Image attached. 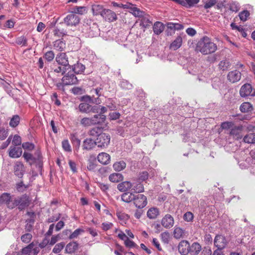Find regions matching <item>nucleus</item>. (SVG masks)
Here are the masks:
<instances>
[{
  "label": "nucleus",
  "mask_w": 255,
  "mask_h": 255,
  "mask_svg": "<svg viewBox=\"0 0 255 255\" xmlns=\"http://www.w3.org/2000/svg\"><path fill=\"white\" fill-rule=\"evenodd\" d=\"M10 194L8 193H3L0 196V204H6L7 207L9 209H12L13 204V200H11Z\"/></svg>",
  "instance_id": "9b49d317"
},
{
  "label": "nucleus",
  "mask_w": 255,
  "mask_h": 255,
  "mask_svg": "<svg viewBox=\"0 0 255 255\" xmlns=\"http://www.w3.org/2000/svg\"><path fill=\"white\" fill-rule=\"evenodd\" d=\"M178 251L182 255H186L190 252V244L188 241H182L178 245Z\"/></svg>",
  "instance_id": "2eb2a0df"
},
{
  "label": "nucleus",
  "mask_w": 255,
  "mask_h": 255,
  "mask_svg": "<svg viewBox=\"0 0 255 255\" xmlns=\"http://www.w3.org/2000/svg\"><path fill=\"white\" fill-rule=\"evenodd\" d=\"M250 15V12L248 10H244L240 12L239 16L242 21H246Z\"/></svg>",
  "instance_id": "864d4df0"
},
{
  "label": "nucleus",
  "mask_w": 255,
  "mask_h": 255,
  "mask_svg": "<svg viewBox=\"0 0 255 255\" xmlns=\"http://www.w3.org/2000/svg\"><path fill=\"white\" fill-rule=\"evenodd\" d=\"M253 110V105L249 102H244L240 107V110L242 113L251 112Z\"/></svg>",
  "instance_id": "393cba45"
},
{
  "label": "nucleus",
  "mask_w": 255,
  "mask_h": 255,
  "mask_svg": "<svg viewBox=\"0 0 255 255\" xmlns=\"http://www.w3.org/2000/svg\"><path fill=\"white\" fill-rule=\"evenodd\" d=\"M135 195L128 192L123 193L121 196V199L123 201L126 203H129L130 202L133 201L135 198Z\"/></svg>",
  "instance_id": "a878e982"
},
{
  "label": "nucleus",
  "mask_w": 255,
  "mask_h": 255,
  "mask_svg": "<svg viewBox=\"0 0 255 255\" xmlns=\"http://www.w3.org/2000/svg\"><path fill=\"white\" fill-rule=\"evenodd\" d=\"M43 57L48 62H51L54 59L55 54L53 51H48L45 53Z\"/></svg>",
  "instance_id": "4d7b16f0"
},
{
  "label": "nucleus",
  "mask_w": 255,
  "mask_h": 255,
  "mask_svg": "<svg viewBox=\"0 0 255 255\" xmlns=\"http://www.w3.org/2000/svg\"><path fill=\"white\" fill-rule=\"evenodd\" d=\"M72 13L82 15L84 13H86V7L85 6H75L73 8Z\"/></svg>",
  "instance_id": "8fccbe9b"
},
{
  "label": "nucleus",
  "mask_w": 255,
  "mask_h": 255,
  "mask_svg": "<svg viewBox=\"0 0 255 255\" xmlns=\"http://www.w3.org/2000/svg\"><path fill=\"white\" fill-rule=\"evenodd\" d=\"M90 106L87 103H82L79 105V111L83 113H89Z\"/></svg>",
  "instance_id": "c03bdc74"
},
{
  "label": "nucleus",
  "mask_w": 255,
  "mask_h": 255,
  "mask_svg": "<svg viewBox=\"0 0 255 255\" xmlns=\"http://www.w3.org/2000/svg\"><path fill=\"white\" fill-rule=\"evenodd\" d=\"M217 50V45L206 36L203 37L198 41L195 48L196 51L200 52L203 55L213 53Z\"/></svg>",
  "instance_id": "f257e3e1"
},
{
  "label": "nucleus",
  "mask_w": 255,
  "mask_h": 255,
  "mask_svg": "<svg viewBox=\"0 0 255 255\" xmlns=\"http://www.w3.org/2000/svg\"><path fill=\"white\" fill-rule=\"evenodd\" d=\"M129 4L131 5L132 6L130 7H128V8H129L130 12L132 13L134 16L139 17H141L144 16V12L140 10V9L135 6H132V5L131 3H129Z\"/></svg>",
  "instance_id": "c85d7f7f"
},
{
  "label": "nucleus",
  "mask_w": 255,
  "mask_h": 255,
  "mask_svg": "<svg viewBox=\"0 0 255 255\" xmlns=\"http://www.w3.org/2000/svg\"><path fill=\"white\" fill-rule=\"evenodd\" d=\"M12 144L15 146H18L21 144V139L20 136L14 135L12 140Z\"/></svg>",
  "instance_id": "69168bd1"
},
{
  "label": "nucleus",
  "mask_w": 255,
  "mask_h": 255,
  "mask_svg": "<svg viewBox=\"0 0 255 255\" xmlns=\"http://www.w3.org/2000/svg\"><path fill=\"white\" fill-rule=\"evenodd\" d=\"M240 95L242 98L253 97L255 96V91L254 90L250 84L246 83L241 87L240 90Z\"/></svg>",
  "instance_id": "39448f33"
},
{
  "label": "nucleus",
  "mask_w": 255,
  "mask_h": 255,
  "mask_svg": "<svg viewBox=\"0 0 255 255\" xmlns=\"http://www.w3.org/2000/svg\"><path fill=\"white\" fill-rule=\"evenodd\" d=\"M101 128L99 127H94L91 128L88 131V134L92 136H97L101 134Z\"/></svg>",
  "instance_id": "49530a36"
},
{
  "label": "nucleus",
  "mask_w": 255,
  "mask_h": 255,
  "mask_svg": "<svg viewBox=\"0 0 255 255\" xmlns=\"http://www.w3.org/2000/svg\"><path fill=\"white\" fill-rule=\"evenodd\" d=\"M243 129L244 128L242 125L234 126L233 128L231 129L229 134L232 136L233 138L238 140L242 138L243 136L242 132Z\"/></svg>",
  "instance_id": "1a4fd4ad"
},
{
  "label": "nucleus",
  "mask_w": 255,
  "mask_h": 255,
  "mask_svg": "<svg viewBox=\"0 0 255 255\" xmlns=\"http://www.w3.org/2000/svg\"><path fill=\"white\" fill-rule=\"evenodd\" d=\"M28 187V185H25L22 181H21L16 184V188L19 192H23L27 189Z\"/></svg>",
  "instance_id": "bf43d9fd"
},
{
  "label": "nucleus",
  "mask_w": 255,
  "mask_h": 255,
  "mask_svg": "<svg viewBox=\"0 0 255 255\" xmlns=\"http://www.w3.org/2000/svg\"><path fill=\"white\" fill-rule=\"evenodd\" d=\"M134 205L139 209L144 208L147 205L146 197L143 194H136L133 199Z\"/></svg>",
  "instance_id": "6e6552de"
},
{
  "label": "nucleus",
  "mask_w": 255,
  "mask_h": 255,
  "mask_svg": "<svg viewBox=\"0 0 255 255\" xmlns=\"http://www.w3.org/2000/svg\"><path fill=\"white\" fill-rule=\"evenodd\" d=\"M85 69V65L79 62H77L72 66V70L76 74H82Z\"/></svg>",
  "instance_id": "cd10ccee"
},
{
  "label": "nucleus",
  "mask_w": 255,
  "mask_h": 255,
  "mask_svg": "<svg viewBox=\"0 0 255 255\" xmlns=\"http://www.w3.org/2000/svg\"><path fill=\"white\" fill-rule=\"evenodd\" d=\"M80 20L79 17L73 13L67 15L64 19V23L69 26H76Z\"/></svg>",
  "instance_id": "0eeeda50"
},
{
  "label": "nucleus",
  "mask_w": 255,
  "mask_h": 255,
  "mask_svg": "<svg viewBox=\"0 0 255 255\" xmlns=\"http://www.w3.org/2000/svg\"><path fill=\"white\" fill-rule=\"evenodd\" d=\"M92 120H93V126H102L105 123L106 120V116L105 115H101L99 114H96L94 115L93 117H92Z\"/></svg>",
  "instance_id": "f3484780"
},
{
  "label": "nucleus",
  "mask_w": 255,
  "mask_h": 255,
  "mask_svg": "<svg viewBox=\"0 0 255 255\" xmlns=\"http://www.w3.org/2000/svg\"><path fill=\"white\" fill-rule=\"evenodd\" d=\"M22 148L20 147L10 146L9 150V156L13 158L19 157L22 154Z\"/></svg>",
  "instance_id": "a211bd4d"
},
{
  "label": "nucleus",
  "mask_w": 255,
  "mask_h": 255,
  "mask_svg": "<svg viewBox=\"0 0 255 255\" xmlns=\"http://www.w3.org/2000/svg\"><path fill=\"white\" fill-rule=\"evenodd\" d=\"M70 138L73 145L79 149L81 144V140L78 138L77 135L76 133L71 134Z\"/></svg>",
  "instance_id": "ea45409f"
},
{
  "label": "nucleus",
  "mask_w": 255,
  "mask_h": 255,
  "mask_svg": "<svg viewBox=\"0 0 255 255\" xmlns=\"http://www.w3.org/2000/svg\"><path fill=\"white\" fill-rule=\"evenodd\" d=\"M20 120V117L17 115H13L9 122V126L11 128L16 127L19 124Z\"/></svg>",
  "instance_id": "a19ab883"
},
{
  "label": "nucleus",
  "mask_w": 255,
  "mask_h": 255,
  "mask_svg": "<svg viewBox=\"0 0 255 255\" xmlns=\"http://www.w3.org/2000/svg\"><path fill=\"white\" fill-rule=\"evenodd\" d=\"M35 155L36 156H33L31 153L24 152L23 154V157L26 161L28 162L31 160L33 163H36V166L39 169H41L43 163L41 153L39 151H37L35 153Z\"/></svg>",
  "instance_id": "7ed1b4c3"
},
{
  "label": "nucleus",
  "mask_w": 255,
  "mask_h": 255,
  "mask_svg": "<svg viewBox=\"0 0 255 255\" xmlns=\"http://www.w3.org/2000/svg\"><path fill=\"white\" fill-rule=\"evenodd\" d=\"M32 238V236L30 233H26L23 235L21 237V241L25 243H28L30 242Z\"/></svg>",
  "instance_id": "052dcab7"
},
{
  "label": "nucleus",
  "mask_w": 255,
  "mask_h": 255,
  "mask_svg": "<svg viewBox=\"0 0 255 255\" xmlns=\"http://www.w3.org/2000/svg\"><path fill=\"white\" fill-rule=\"evenodd\" d=\"M126 167V162L121 160L115 162L113 165V168L116 171H120L124 169Z\"/></svg>",
  "instance_id": "79ce46f5"
},
{
  "label": "nucleus",
  "mask_w": 255,
  "mask_h": 255,
  "mask_svg": "<svg viewBox=\"0 0 255 255\" xmlns=\"http://www.w3.org/2000/svg\"><path fill=\"white\" fill-rule=\"evenodd\" d=\"M55 60L59 65L63 66L69 69L71 68L69 64L68 57L66 53L60 52L58 53L55 58Z\"/></svg>",
  "instance_id": "423d86ee"
},
{
  "label": "nucleus",
  "mask_w": 255,
  "mask_h": 255,
  "mask_svg": "<svg viewBox=\"0 0 255 255\" xmlns=\"http://www.w3.org/2000/svg\"><path fill=\"white\" fill-rule=\"evenodd\" d=\"M174 23L168 22L167 24V29L166 30L167 35H171L175 32Z\"/></svg>",
  "instance_id": "6e6d98bb"
},
{
  "label": "nucleus",
  "mask_w": 255,
  "mask_h": 255,
  "mask_svg": "<svg viewBox=\"0 0 255 255\" xmlns=\"http://www.w3.org/2000/svg\"><path fill=\"white\" fill-rule=\"evenodd\" d=\"M65 244L64 242H61L56 244L53 249L52 252L55 254H58L64 248Z\"/></svg>",
  "instance_id": "603ef678"
},
{
  "label": "nucleus",
  "mask_w": 255,
  "mask_h": 255,
  "mask_svg": "<svg viewBox=\"0 0 255 255\" xmlns=\"http://www.w3.org/2000/svg\"><path fill=\"white\" fill-rule=\"evenodd\" d=\"M84 231L81 229H77L75 230L71 235L69 236L70 239H74L77 238L78 236L82 233H83Z\"/></svg>",
  "instance_id": "680f3d73"
},
{
  "label": "nucleus",
  "mask_w": 255,
  "mask_h": 255,
  "mask_svg": "<svg viewBox=\"0 0 255 255\" xmlns=\"http://www.w3.org/2000/svg\"><path fill=\"white\" fill-rule=\"evenodd\" d=\"M62 147L63 149L67 152H71V148L69 142L67 139L64 140L62 142Z\"/></svg>",
  "instance_id": "e2e57ef3"
},
{
  "label": "nucleus",
  "mask_w": 255,
  "mask_h": 255,
  "mask_svg": "<svg viewBox=\"0 0 255 255\" xmlns=\"http://www.w3.org/2000/svg\"><path fill=\"white\" fill-rule=\"evenodd\" d=\"M164 26L161 22L157 21L153 25V32L155 34L158 35L160 34L164 30Z\"/></svg>",
  "instance_id": "72a5a7b5"
},
{
  "label": "nucleus",
  "mask_w": 255,
  "mask_h": 255,
  "mask_svg": "<svg viewBox=\"0 0 255 255\" xmlns=\"http://www.w3.org/2000/svg\"><path fill=\"white\" fill-rule=\"evenodd\" d=\"M123 178L124 177L123 175L119 173H114L111 174L109 177L110 181L114 183H117L123 180Z\"/></svg>",
  "instance_id": "c756f323"
},
{
  "label": "nucleus",
  "mask_w": 255,
  "mask_h": 255,
  "mask_svg": "<svg viewBox=\"0 0 255 255\" xmlns=\"http://www.w3.org/2000/svg\"><path fill=\"white\" fill-rule=\"evenodd\" d=\"M102 17L109 22H113L117 19L116 13L109 9H105Z\"/></svg>",
  "instance_id": "dca6fc26"
},
{
  "label": "nucleus",
  "mask_w": 255,
  "mask_h": 255,
  "mask_svg": "<svg viewBox=\"0 0 255 255\" xmlns=\"http://www.w3.org/2000/svg\"><path fill=\"white\" fill-rule=\"evenodd\" d=\"M159 214V211L156 208H151L147 212V217L151 219H155Z\"/></svg>",
  "instance_id": "58836bf2"
},
{
  "label": "nucleus",
  "mask_w": 255,
  "mask_h": 255,
  "mask_svg": "<svg viewBox=\"0 0 255 255\" xmlns=\"http://www.w3.org/2000/svg\"><path fill=\"white\" fill-rule=\"evenodd\" d=\"M34 246V243H31L29 244L27 247L23 248L21 250V253L23 255H27L31 254V249Z\"/></svg>",
  "instance_id": "3c124183"
},
{
  "label": "nucleus",
  "mask_w": 255,
  "mask_h": 255,
  "mask_svg": "<svg viewBox=\"0 0 255 255\" xmlns=\"http://www.w3.org/2000/svg\"><path fill=\"white\" fill-rule=\"evenodd\" d=\"M53 47L57 51H62L65 48V43L62 40H56L53 42Z\"/></svg>",
  "instance_id": "473e14b6"
},
{
  "label": "nucleus",
  "mask_w": 255,
  "mask_h": 255,
  "mask_svg": "<svg viewBox=\"0 0 255 255\" xmlns=\"http://www.w3.org/2000/svg\"><path fill=\"white\" fill-rule=\"evenodd\" d=\"M132 184L129 181H124L119 183L117 186L118 189L121 192H126L130 189Z\"/></svg>",
  "instance_id": "5701e85b"
},
{
  "label": "nucleus",
  "mask_w": 255,
  "mask_h": 255,
  "mask_svg": "<svg viewBox=\"0 0 255 255\" xmlns=\"http://www.w3.org/2000/svg\"><path fill=\"white\" fill-rule=\"evenodd\" d=\"M185 230L180 227H175L173 231L174 237L176 239H180L185 236Z\"/></svg>",
  "instance_id": "2f4dec72"
},
{
  "label": "nucleus",
  "mask_w": 255,
  "mask_h": 255,
  "mask_svg": "<svg viewBox=\"0 0 255 255\" xmlns=\"http://www.w3.org/2000/svg\"><path fill=\"white\" fill-rule=\"evenodd\" d=\"M110 156L105 152H102L98 154V160L103 164H108L110 161Z\"/></svg>",
  "instance_id": "412c9836"
},
{
  "label": "nucleus",
  "mask_w": 255,
  "mask_h": 255,
  "mask_svg": "<svg viewBox=\"0 0 255 255\" xmlns=\"http://www.w3.org/2000/svg\"><path fill=\"white\" fill-rule=\"evenodd\" d=\"M62 81L65 85H72L77 84L78 81L73 73L68 72L62 78Z\"/></svg>",
  "instance_id": "9d476101"
},
{
  "label": "nucleus",
  "mask_w": 255,
  "mask_h": 255,
  "mask_svg": "<svg viewBox=\"0 0 255 255\" xmlns=\"http://www.w3.org/2000/svg\"><path fill=\"white\" fill-rule=\"evenodd\" d=\"M119 85L123 89L125 90H130L132 88V84L127 80L124 79L120 81Z\"/></svg>",
  "instance_id": "a18cd8bd"
},
{
  "label": "nucleus",
  "mask_w": 255,
  "mask_h": 255,
  "mask_svg": "<svg viewBox=\"0 0 255 255\" xmlns=\"http://www.w3.org/2000/svg\"><path fill=\"white\" fill-rule=\"evenodd\" d=\"M53 35L58 37H63L67 34L66 30L56 27L53 31Z\"/></svg>",
  "instance_id": "37998d69"
},
{
  "label": "nucleus",
  "mask_w": 255,
  "mask_h": 255,
  "mask_svg": "<svg viewBox=\"0 0 255 255\" xmlns=\"http://www.w3.org/2000/svg\"><path fill=\"white\" fill-rule=\"evenodd\" d=\"M27 39L24 36H20L16 39V43L18 45L26 46L27 45Z\"/></svg>",
  "instance_id": "13d9d810"
},
{
  "label": "nucleus",
  "mask_w": 255,
  "mask_h": 255,
  "mask_svg": "<svg viewBox=\"0 0 255 255\" xmlns=\"http://www.w3.org/2000/svg\"><path fill=\"white\" fill-rule=\"evenodd\" d=\"M110 139L111 137L108 133H101L96 140V144L98 147L106 148L109 144Z\"/></svg>",
  "instance_id": "20e7f679"
},
{
  "label": "nucleus",
  "mask_w": 255,
  "mask_h": 255,
  "mask_svg": "<svg viewBox=\"0 0 255 255\" xmlns=\"http://www.w3.org/2000/svg\"><path fill=\"white\" fill-rule=\"evenodd\" d=\"M148 173L147 171H143L140 172L139 174V176L138 178V180L140 181H145L148 179Z\"/></svg>",
  "instance_id": "338daca9"
},
{
  "label": "nucleus",
  "mask_w": 255,
  "mask_h": 255,
  "mask_svg": "<svg viewBox=\"0 0 255 255\" xmlns=\"http://www.w3.org/2000/svg\"><path fill=\"white\" fill-rule=\"evenodd\" d=\"M24 172L23 164L20 162H16L14 167L15 175L19 178H22Z\"/></svg>",
  "instance_id": "6ab92c4d"
},
{
  "label": "nucleus",
  "mask_w": 255,
  "mask_h": 255,
  "mask_svg": "<svg viewBox=\"0 0 255 255\" xmlns=\"http://www.w3.org/2000/svg\"><path fill=\"white\" fill-rule=\"evenodd\" d=\"M201 250V247L198 243H194L190 246V253L193 255H198Z\"/></svg>",
  "instance_id": "bb28decb"
},
{
  "label": "nucleus",
  "mask_w": 255,
  "mask_h": 255,
  "mask_svg": "<svg viewBox=\"0 0 255 255\" xmlns=\"http://www.w3.org/2000/svg\"><path fill=\"white\" fill-rule=\"evenodd\" d=\"M214 245L217 249L222 250L227 245L225 238L221 235L216 236L214 239Z\"/></svg>",
  "instance_id": "4468645a"
},
{
  "label": "nucleus",
  "mask_w": 255,
  "mask_h": 255,
  "mask_svg": "<svg viewBox=\"0 0 255 255\" xmlns=\"http://www.w3.org/2000/svg\"><path fill=\"white\" fill-rule=\"evenodd\" d=\"M93 120L91 117H84L81 119L80 124L84 127H88L93 126Z\"/></svg>",
  "instance_id": "c9c22d12"
},
{
  "label": "nucleus",
  "mask_w": 255,
  "mask_h": 255,
  "mask_svg": "<svg viewBox=\"0 0 255 255\" xmlns=\"http://www.w3.org/2000/svg\"><path fill=\"white\" fill-rule=\"evenodd\" d=\"M161 241L165 244H168L169 242L170 235L168 232L166 231L160 234Z\"/></svg>",
  "instance_id": "09e8293b"
},
{
  "label": "nucleus",
  "mask_w": 255,
  "mask_h": 255,
  "mask_svg": "<svg viewBox=\"0 0 255 255\" xmlns=\"http://www.w3.org/2000/svg\"><path fill=\"white\" fill-rule=\"evenodd\" d=\"M131 190L135 193H141L144 191V187L143 184L140 182L133 183Z\"/></svg>",
  "instance_id": "f704fd0d"
},
{
  "label": "nucleus",
  "mask_w": 255,
  "mask_h": 255,
  "mask_svg": "<svg viewBox=\"0 0 255 255\" xmlns=\"http://www.w3.org/2000/svg\"><path fill=\"white\" fill-rule=\"evenodd\" d=\"M200 0H183L180 2V4L187 8H190L198 3Z\"/></svg>",
  "instance_id": "e433bc0d"
},
{
  "label": "nucleus",
  "mask_w": 255,
  "mask_h": 255,
  "mask_svg": "<svg viewBox=\"0 0 255 255\" xmlns=\"http://www.w3.org/2000/svg\"><path fill=\"white\" fill-rule=\"evenodd\" d=\"M182 41V37L181 36H178L176 39L170 44V48L173 50L178 49L181 46Z\"/></svg>",
  "instance_id": "4be33fe9"
},
{
  "label": "nucleus",
  "mask_w": 255,
  "mask_h": 255,
  "mask_svg": "<svg viewBox=\"0 0 255 255\" xmlns=\"http://www.w3.org/2000/svg\"><path fill=\"white\" fill-rule=\"evenodd\" d=\"M219 68L223 71H227L231 66V63L228 60L225 59L221 61L219 64Z\"/></svg>",
  "instance_id": "4c0bfd02"
},
{
  "label": "nucleus",
  "mask_w": 255,
  "mask_h": 255,
  "mask_svg": "<svg viewBox=\"0 0 255 255\" xmlns=\"http://www.w3.org/2000/svg\"><path fill=\"white\" fill-rule=\"evenodd\" d=\"M96 140L91 138H87L83 141L82 147L84 150H89L93 148L96 145Z\"/></svg>",
  "instance_id": "aec40b11"
},
{
  "label": "nucleus",
  "mask_w": 255,
  "mask_h": 255,
  "mask_svg": "<svg viewBox=\"0 0 255 255\" xmlns=\"http://www.w3.org/2000/svg\"><path fill=\"white\" fill-rule=\"evenodd\" d=\"M53 69L54 72L57 73H61L63 75L66 73L67 70L69 69V68L60 65L55 68H53Z\"/></svg>",
  "instance_id": "5fc2aeb1"
},
{
  "label": "nucleus",
  "mask_w": 255,
  "mask_h": 255,
  "mask_svg": "<svg viewBox=\"0 0 255 255\" xmlns=\"http://www.w3.org/2000/svg\"><path fill=\"white\" fill-rule=\"evenodd\" d=\"M244 142L248 143H254L255 142V134L250 133L247 134L244 137Z\"/></svg>",
  "instance_id": "de8ad7c7"
},
{
  "label": "nucleus",
  "mask_w": 255,
  "mask_h": 255,
  "mask_svg": "<svg viewBox=\"0 0 255 255\" xmlns=\"http://www.w3.org/2000/svg\"><path fill=\"white\" fill-rule=\"evenodd\" d=\"M92 11L94 15H97L100 14L102 16V14L105 11L102 5L94 4L92 6Z\"/></svg>",
  "instance_id": "7c9ffc66"
},
{
  "label": "nucleus",
  "mask_w": 255,
  "mask_h": 255,
  "mask_svg": "<svg viewBox=\"0 0 255 255\" xmlns=\"http://www.w3.org/2000/svg\"><path fill=\"white\" fill-rule=\"evenodd\" d=\"M161 224L165 228L169 229L174 226V218L171 215L166 214L161 219Z\"/></svg>",
  "instance_id": "f8f14e48"
},
{
  "label": "nucleus",
  "mask_w": 255,
  "mask_h": 255,
  "mask_svg": "<svg viewBox=\"0 0 255 255\" xmlns=\"http://www.w3.org/2000/svg\"><path fill=\"white\" fill-rule=\"evenodd\" d=\"M234 126V123L232 122H225L222 123L221 127L223 129H228L233 128Z\"/></svg>",
  "instance_id": "0e129e2a"
},
{
  "label": "nucleus",
  "mask_w": 255,
  "mask_h": 255,
  "mask_svg": "<svg viewBox=\"0 0 255 255\" xmlns=\"http://www.w3.org/2000/svg\"><path fill=\"white\" fill-rule=\"evenodd\" d=\"M78 248V244L76 242H72L67 245L65 251L67 253L72 254L74 253Z\"/></svg>",
  "instance_id": "b1692460"
},
{
  "label": "nucleus",
  "mask_w": 255,
  "mask_h": 255,
  "mask_svg": "<svg viewBox=\"0 0 255 255\" xmlns=\"http://www.w3.org/2000/svg\"><path fill=\"white\" fill-rule=\"evenodd\" d=\"M241 73L237 70L232 71L228 74L227 79L232 83L239 81L241 78Z\"/></svg>",
  "instance_id": "ddd939ff"
},
{
  "label": "nucleus",
  "mask_w": 255,
  "mask_h": 255,
  "mask_svg": "<svg viewBox=\"0 0 255 255\" xmlns=\"http://www.w3.org/2000/svg\"><path fill=\"white\" fill-rule=\"evenodd\" d=\"M103 90V87L100 86L96 88H93V89L91 90V92L96 94L98 97H100L103 96V94L102 93Z\"/></svg>",
  "instance_id": "774afa93"
},
{
  "label": "nucleus",
  "mask_w": 255,
  "mask_h": 255,
  "mask_svg": "<svg viewBox=\"0 0 255 255\" xmlns=\"http://www.w3.org/2000/svg\"><path fill=\"white\" fill-rule=\"evenodd\" d=\"M31 199L30 196L24 194L13 199V209L17 207V209L21 211L27 208L30 204Z\"/></svg>",
  "instance_id": "f03ea898"
}]
</instances>
